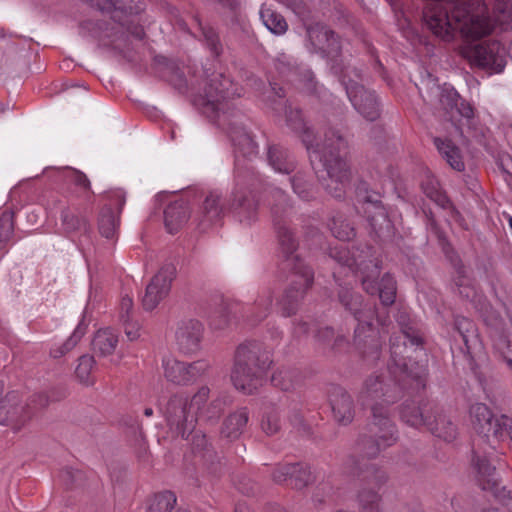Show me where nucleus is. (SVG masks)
<instances>
[{"mask_svg": "<svg viewBox=\"0 0 512 512\" xmlns=\"http://www.w3.org/2000/svg\"><path fill=\"white\" fill-rule=\"evenodd\" d=\"M427 429L437 438L445 442H452L458 435L456 424L444 413H442L436 406L432 415L427 422Z\"/></svg>", "mask_w": 512, "mask_h": 512, "instance_id": "7c9ffc66", "label": "nucleus"}, {"mask_svg": "<svg viewBox=\"0 0 512 512\" xmlns=\"http://www.w3.org/2000/svg\"><path fill=\"white\" fill-rule=\"evenodd\" d=\"M272 185H266L261 176L251 166L240 167L237 163L234 187L229 197V211L239 223L250 226L258 219L259 203L255 192L263 189L270 195ZM273 198V196H271Z\"/></svg>", "mask_w": 512, "mask_h": 512, "instance_id": "423d86ee", "label": "nucleus"}, {"mask_svg": "<svg viewBox=\"0 0 512 512\" xmlns=\"http://www.w3.org/2000/svg\"><path fill=\"white\" fill-rule=\"evenodd\" d=\"M481 0H434L423 10V21L433 35L445 42L457 32L471 40L491 33L493 24Z\"/></svg>", "mask_w": 512, "mask_h": 512, "instance_id": "7ed1b4c3", "label": "nucleus"}, {"mask_svg": "<svg viewBox=\"0 0 512 512\" xmlns=\"http://www.w3.org/2000/svg\"><path fill=\"white\" fill-rule=\"evenodd\" d=\"M243 115L238 111L229 116L225 126H219L227 131L237 155L251 158L258 153V145L242 122Z\"/></svg>", "mask_w": 512, "mask_h": 512, "instance_id": "5701e85b", "label": "nucleus"}, {"mask_svg": "<svg viewBox=\"0 0 512 512\" xmlns=\"http://www.w3.org/2000/svg\"><path fill=\"white\" fill-rule=\"evenodd\" d=\"M274 299V290L271 287H264L258 294L250 311L247 312V321L256 325L267 318L270 314Z\"/></svg>", "mask_w": 512, "mask_h": 512, "instance_id": "f704fd0d", "label": "nucleus"}, {"mask_svg": "<svg viewBox=\"0 0 512 512\" xmlns=\"http://www.w3.org/2000/svg\"><path fill=\"white\" fill-rule=\"evenodd\" d=\"M118 343V336L110 329L97 331L92 341L93 351L100 356H107L114 352Z\"/></svg>", "mask_w": 512, "mask_h": 512, "instance_id": "58836bf2", "label": "nucleus"}, {"mask_svg": "<svg viewBox=\"0 0 512 512\" xmlns=\"http://www.w3.org/2000/svg\"><path fill=\"white\" fill-rule=\"evenodd\" d=\"M269 165L279 173L290 174L296 170L297 162L292 153L281 145H270L267 150Z\"/></svg>", "mask_w": 512, "mask_h": 512, "instance_id": "473e14b6", "label": "nucleus"}, {"mask_svg": "<svg viewBox=\"0 0 512 512\" xmlns=\"http://www.w3.org/2000/svg\"><path fill=\"white\" fill-rule=\"evenodd\" d=\"M363 187L358 188L359 200L363 203V212L370 226V234L381 241H389L394 236V225L389 219L377 192H369Z\"/></svg>", "mask_w": 512, "mask_h": 512, "instance_id": "4468645a", "label": "nucleus"}, {"mask_svg": "<svg viewBox=\"0 0 512 512\" xmlns=\"http://www.w3.org/2000/svg\"><path fill=\"white\" fill-rule=\"evenodd\" d=\"M65 396V391L52 392L51 395L39 392L23 401L18 392L11 391L0 399V425L18 432L30 422L38 410L47 407L51 401L61 400Z\"/></svg>", "mask_w": 512, "mask_h": 512, "instance_id": "1a4fd4ad", "label": "nucleus"}, {"mask_svg": "<svg viewBox=\"0 0 512 512\" xmlns=\"http://www.w3.org/2000/svg\"><path fill=\"white\" fill-rule=\"evenodd\" d=\"M128 16L122 15L117 18L116 16H110V21L105 19L85 20L80 24V30L83 35L99 39H110L112 43H116L126 34L141 40L145 35L143 27L133 23Z\"/></svg>", "mask_w": 512, "mask_h": 512, "instance_id": "ddd939ff", "label": "nucleus"}, {"mask_svg": "<svg viewBox=\"0 0 512 512\" xmlns=\"http://www.w3.org/2000/svg\"><path fill=\"white\" fill-rule=\"evenodd\" d=\"M451 263L455 271L454 285L457 288L459 296L467 300L474 299L476 296V289L467 277L466 269L461 259L457 256L451 257Z\"/></svg>", "mask_w": 512, "mask_h": 512, "instance_id": "c9c22d12", "label": "nucleus"}, {"mask_svg": "<svg viewBox=\"0 0 512 512\" xmlns=\"http://www.w3.org/2000/svg\"><path fill=\"white\" fill-rule=\"evenodd\" d=\"M231 311L227 303L221 302L209 314V324L212 329L223 330L228 327L231 321Z\"/></svg>", "mask_w": 512, "mask_h": 512, "instance_id": "8fccbe9b", "label": "nucleus"}, {"mask_svg": "<svg viewBox=\"0 0 512 512\" xmlns=\"http://www.w3.org/2000/svg\"><path fill=\"white\" fill-rule=\"evenodd\" d=\"M163 415L170 430L187 439L194 431L197 417L189 407V398L181 393L172 395L167 401Z\"/></svg>", "mask_w": 512, "mask_h": 512, "instance_id": "dca6fc26", "label": "nucleus"}, {"mask_svg": "<svg viewBox=\"0 0 512 512\" xmlns=\"http://www.w3.org/2000/svg\"><path fill=\"white\" fill-rule=\"evenodd\" d=\"M203 325L195 319L181 321L176 330V342L179 349L185 353H194L200 348L203 336Z\"/></svg>", "mask_w": 512, "mask_h": 512, "instance_id": "c756f323", "label": "nucleus"}, {"mask_svg": "<svg viewBox=\"0 0 512 512\" xmlns=\"http://www.w3.org/2000/svg\"><path fill=\"white\" fill-rule=\"evenodd\" d=\"M224 407L225 402L222 398H214L207 403L200 416L207 421L217 419L222 414Z\"/></svg>", "mask_w": 512, "mask_h": 512, "instance_id": "13d9d810", "label": "nucleus"}, {"mask_svg": "<svg viewBox=\"0 0 512 512\" xmlns=\"http://www.w3.org/2000/svg\"><path fill=\"white\" fill-rule=\"evenodd\" d=\"M434 144L440 155L456 171H463L465 164L463 162L459 148L449 139L434 138Z\"/></svg>", "mask_w": 512, "mask_h": 512, "instance_id": "e433bc0d", "label": "nucleus"}, {"mask_svg": "<svg viewBox=\"0 0 512 512\" xmlns=\"http://www.w3.org/2000/svg\"><path fill=\"white\" fill-rule=\"evenodd\" d=\"M298 280H293L279 300L281 313L284 317H290L298 311L307 290L314 281L313 270H301L290 272Z\"/></svg>", "mask_w": 512, "mask_h": 512, "instance_id": "412c9836", "label": "nucleus"}, {"mask_svg": "<svg viewBox=\"0 0 512 512\" xmlns=\"http://www.w3.org/2000/svg\"><path fill=\"white\" fill-rule=\"evenodd\" d=\"M271 194L273 196L271 214L277 232L281 257L279 268L283 272L312 270L297 254L298 241L292 230L286 225V216L290 207L288 195L280 188H273Z\"/></svg>", "mask_w": 512, "mask_h": 512, "instance_id": "6e6552de", "label": "nucleus"}, {"mask_svg": "<svg viewBox=\"0 0 512 512\" xmlns=\"http://www.w3.org/2000/svg\"><path fill=\"white\" fill-rule=\"evenodd\" d=\"M169 81L180 93H184L187 90V80L179 68H173Z\"/></svg>", "mask_w": 512, "mask_h": 512, "instance_id": "680f3d73", "label": "nucleus"}, {"mask_svg": "<svg viewBox=\"0 0 512 512\" xmlns=\"http://www.w3.org/2000/svg\"><path fill=\"white\" fill-rule=\"evenodd\" d=\"M338 300L357 321L354 330L356 348L364 357L371 356L373 359H377L381 349V339L379 331L373 325V320L376 317L375 306L364 304L361 294L342 285L338 290Z\"/></svg>", "mask_w": 512, "mask_h": 512, "instance_id": "20e7f679", "label": "nucleus"}, {"mask_svg": "<svg viewBox=\"0 0 512 512\" xmlns=\"http://www.w3.org/2000/svg\"><path fill=\"white\" fill-rule=\"evenodd\" d=\"M272 479L275 483H286L295 489H303L313 482L314 477L310 467L304 463L278 465L273 473Z\"/></svg>", "mask_w": 512, "mask_h": 512, "instance_id": "bb28decb", "label": "nucleus"}, {"mask_svg": "<svg viewBox=\"0 0 512 512\" xmlns=\"http://www.w3.org/2000/svg\"><path fill=\"white\" fill-rule=\"evenodd\" d=\"M363 473H364V480L367 483H371L378 488L381 485H383L387 480V475H386L385 471L378 468L374 464L367 465L365 468V471H363Z\"/></svg>", "mask_w": 512, "mask_h": 512, "instance_id": "bf43d9fd", "label": "nucleus"}, {"mask_svg": "<svg viewBox=\"0 0 512 512\" xmlns=\"http://www.w3.org/2000/svg\"><path fill=\"white\" fill-rule=\"evenodd\" d=\"M14 232V213L4 211L0 216V250L7 251V243Z\"/></svg>", "mask_w": 512, "mask_h": 512, "instance_id": "3c124183", "label": "nucleus"}, {"mask_svg": "<svg viewBox=\"0 0 512 512\" xmlns=\"http://www.w3.org/2000/svg\"><path fill=\"white\" fill-rule=\"evenodd\" d=\"M423 338L418 330L411 326L402 328L390 337V362L388 369L395 378L388 379L383 374H372L362 383L358 392V401L361 405L394 404L400 397L402 390L409 382L413 391H420L426 387L428 368L427 364L411 362V352L422 348Z\"/></svg>", "mask_w": 512, "mask_h": 512, "instance_id": "f257e3e1", "label": "nucleus"}, {"mask_svg": "<svg viewBox=\"0 0 512 512\" xmlns=\"http://www.w3.org/2000/svg\"><path fill=\"white\" fill-rule=\"evenodd\" d=\"M457 104L458 105L454 107V111L457 115L468 120L473 118L474 108L469 102L460 98Z\"/></svg>", "mask_w": 512, "mask_h": 512, "instance_id": "0e129e2a", "label": "nucleus"}, {"mask_svg": "<svg viewBox=\"0 0 512 512\" xmlns=\"http://www.w3.org/2000/svg\"><path fill=\"white\" fill-rule=\"evenodd\" d=\"M193 20L201 32L203 41L207 48L215 57L220 56L223 52V45L216 30L209 24L203 23L198 14L193 16Z\"/></svg>", "mask_w": 512, "mask_h": 512, "instance_id": "4c0bfd02", "label": "nucleus"}, {"mask_svg": "<svg viewBox=\"0 0 512 512\" xmlns=\"http://www.w3.org/2000/svg\"><path fill=\"white\" fill-rule=\"evenodd\" d=\"M281 415L280 407L273 404L265 406L261 418V429L266 435L272 436L280 431Z\"/></svg>", "mask_w": 512, "mask_h": 512, "instance_id": "ea45409f", "label": "nucleus"}, {"mask_svg": "<svg viewBox=\"0 0 512 512\" xmlns=\"http://www.w3.org/2000/svg\"><path fill=\"white\" fill-rule=\"evenodd\" d=\"M287 125L301 135L302 142L310 151V162L323 188L334 198H342L351 178L350 166L342 152L348 141L337 129L329 128L321 143L314 146L313 131L306 126L301 111L285 106Z\"/></svg>", "mask_w": 512, "mask_h": 512, "instance_id": "f03ea898", "label": "nucleus"}, {"mask_svg": "<svg viewBox=\"0 0 512 512\" xmlns=\"http://www.w3.org/2000/svg\"><path fill=\"white\" fill-rule=\"evenodd\" d=\"M328 255L349 271L363 275L371 268L373 273L377 272V255L372 246L360 245L351 251L344 245H337L329 249Z\"/></svg>", "mask_w": 512, "mask_h": 512, "instance_id": "6ab92c4d", "label": "nucleus"}, {"mask_svg": "<svg viewBox=\"0 0 512 512\" xmlns=\"http://www.w3.org/2000/svg\"><path fill=\"white\" fill-rule=\"evenodd\" d=\"M209 442L205 434L196 431L192 436V447L194 451L202 452L208 449Z\"/></svg>", "mask_w": 512, "mask_h": 512, "instance_id": "69168bd1", "label": "nucleus"}, {"mask_svg": "<svg viewBox=\"0 0 512 512\" xmlns=\"http://www.w3.org/2000/svg\"><path fill=\"white\" fill-rule=\"evenodd\" d=\"M95 364V360L93 356L83 355L79 358V363L76 367L75 374L80 382L84 384H89V377L92 371V368Z\"/></svg>", "mask_w": 512, "mask_h": 512, "instance_id": "4d7b16f0", "label": "nucleus"}, {"mask_svg": "<svg viewBox=\"0 0 512 512\" xmlns=\"http://www.w3.org/2000/svg\"><path fill=\"white\" fill-rule=\"evenodd\" d=\"M332 73L338 77L354 109L366 120L375 121L381 115V104L375 91L366 89L362 81V71L349 63L335 62Z\"/></svg>", "mask_w": 512, "mask_h": 512, "instance_id": "9d476101", "label": "nucleus"}, {"mask_svg": "<svg viewBox=\"0 0 512 512\" xmlns=\"http://www.w3.org/2000/svg\"><path fill=\"white\" fill-rule=\"evenodd\" d=\"M66 178L72 184H74L76 187H78L85 195L90 193V191H91L90 181L83 172L76 170V169H69Z\"/></svg>", "mask_w": 512, "mask_h": 512, "instance_id": "052dcab7", "label": "nucleus"}, {"mask_svg": "<svg viewBox=\"0 0 512 512\" xmlns=\"http://www.w3.org/2000/svg\"><path fill=\"white\" fill-rule=\"evenodd\" d=\"M332 417L339 425H349L355 417V403L352 395L343 387L334 386L329 391Z\"/></svg>", "mask_w": 512, "mask_h": 512, "instance_id": "cd10ccee", "label": "nucleus"}, {"mask_svg": "<svg viewBox=\"0 0 512 512\" xmlns=\"http://www.w3.org/2000/svg\"><path fill=\"white\" fill-rule=\"evenodd\" d=\"M328 226L333 236L342 241L351 240L356 234L354 226L340 213L332 217Z\"/></svg>", "mask_w": 512, "mask_h": 512, "instance_id": "79ce46f5", "label": "nucleus"}, {"mask_svg": "<svg viewBox=\"0 0 512 512\" xmlns=\"http://www.w3.org/2000/svg\"><path fill=\"white\" fill-rule=\"evenodd\" d=\"M177 498L171 491H163L155 494L150 500L148 512H171L176 504Z\"/></svg>", "mask_w": 512, "mask_h": 512, "instance_id": "de8ad7c7", "label": "nucleus"}, {"mask_svg": "<svg viewBox=\"0 0 512 512\" xmlns=\"http://www.w3.org/2000/svg\"><path fill=\"white\" fill-rule=\"evenodd\" d=\"M175 274V266L166 264L151 279L142 299V305L146 311L154 310L168 296Z\"/></svg>", "mask_w": 512, "mask_h": 512, "instance_id": "4be33fe9", "label": "nucleus"}, {"mask_svg": "<svg viewBox=\"0 0 512 512\" xmlns=\"http://www.w3.org/2000/svg\"><path fill=\"white\" fill-rule=\"evenodd\" d=\"M307 47L310 52L320 54L330 60V69L335 62L346 63L341 56V44L338 35L322 23H314L306 28Z\"/></svg>", "mask_w": 512, "mask_h": 512, "instance_id": "a211bd4d", "label": "nucleus"}, {"mask_svg": "<svg viewBox=\"0 0 512 512\" xmlns=\"http://www.w3.org/2000/svg\"><path fill=\"white\" fill-rule=\"evenodd\" d=\"M469 412L474 430L489 447L495 448L496 442L512 443L511 417L505 414L494 415L484 403L471 405Z\"/></svg>", "mask_w": 512, "mask_h": 512, "instance_id": "f8f14e48", "label": "nucleus"}, {"mask_svg": "<svg viewBox=\"0 0 512 512\" xmlns=\"http://www.w3.org/2000/svg\"><path fill=\"white\" fill-rule=\"evenodd\" d=\"M284 4L298 16H305L307 6L303 0H283Z\"/></svg>", "mask_w": 512, "mask_h": 512, "instance_id": "774afa93", "label": "nucleus"}, {"mask_svg": "<svg viewBox=\"0 0 512 512\" xmlns=\"http://www.w3.org/2000/svg\"><path fill=\"white\" fill-rule=\"evenodd\" d=\"M496 21L512 30V0H495Z\"/></svg>", "mask_w": 512, "mask_h": 512, "instance_id": "864d4df0", "label": "nucleus"}, {"mask_svg": "<svg viewBox=\"0 0 512 512\" xmlns=\"http://www.w3.org/2000/svg\"><path fill=\"white\" fill-rule=\"evenodd\" d=\"M119 216H116L111 207H104L99 217V232L107 239H112L119 225Z\"/></svg>", "mask_w": 512, "mask_h": 512, "instance_id": "a18cd8bd", "label": "nucleus"}, {"mask_svg": "<svg viewBox=\"0 0 512 512\" xmlns=\"http://www.w3.org/2000/svg\"><path fill=\"white\" fill-rule=\"evenodd\" d=\"M379 273L380 260L377 258V272L373 273L371 268L366 270L362 275V286L368 294H378L384 306H390L395 302L396 298V281L391 274L386 273L383 275L380 282H377L376 278Z\"/></svg>", "mask_w": 512, "mask_h": 512, "instance_id": "393cba45", "label": "nucleus"}, {"mask_svg": "<svg viewBox=\"0 0 512 512\" xmlns=\"http://www.w3.org/2000/svg\"><path fill=\"white\" fill-rule=\"evenodd\" d=\"M133 311V300L129 296H123L120 301L119 317L121 322L131 320V313Z\"/></svg>", "mask_w": 512, "mask_h": 512, "instance_id": "e2e57ef3", "label": "nucleus"}, {"mask_svg": "<svg viewBox=\"0 0 512 512\" xmlns=\"http://www.w3.org/2000/svg\"><path fill=\"white\" fill-rule=\"evenodd\" d=\"M272 363L270 352L259 341L240 344L234 355L231 381L237 390L252 394L262 385L263 378Z\"/></svg>", "mask_w": 512, "mask_h": 512, "instance_id": "39448f33", "label": "nucleus"}, {"mask_svg": "<svg viewBox=\"0 0 512 512\" xmlns=\"http://www.w3.org/2000/svg\"><path fill=\"white\" fill-rule=\"evenodd\" d=\"M367 428L370 435L362 436L356 446L358 452L369 459L376 458L382 451L395 445L399 439L389 406L372 405Z\"/></svg>", "mask_w": 512, "mask_h": 512, "instance_id": "9b49d317", "label": "nucleus"}, {"mask_svg": "<svg viewBox=\"0 0 512 512\" xmlns=\"http://www.w3.org/2000/svg\"><path fill=\"white\" fill-rule=\"evenodd\" d=\"M454 329L459 334L464 344L461 350L469 361L470 368L475 370V357L482 351V344L477 333L476 325L472 320L466 317L456 316L454 319Z\"/></svg>", "mask_w": 512, "mask_h": 512, "instance_id": "a878e982", "label": "nucleus"}, {"mask_svg": "<svg viewBox=\"0 0 512 512\" xmlns=\"http://www.w3.org/2000/svg\"><path fill=\"white\" fill-rule=\"evenodd\" d=\"M434 408L435 405L428 400H406L401 405L400 418L411 427L426 426Z\"/></svg>", "mask_w": 512, "mask_h": 512, "instance_id": "c85d7f7f", "label": "nucleus"}, {"mask_svg": "<svg viewBox=\"0 0 512 512\" xmlns=\"http://www.w3.org/2000/svg\"><path fill=\"white\" fill-rule=\"evenodd\" d=\"M313 328L314 337L320 343L326 344L334 339L333 347H338L346 342V338L343 335L335 337V331L330 326L318 327L316 324H313Z\"/></svg>", "mask_w": 512, "mask_h": 512, "instance_id": "5fc2aeb1", "label": "nucleus"}, {"mask_svg": "<svg viewBox=\"0 0 512 512\" xmlns=\"http://www.w3.org/2000/svg\"><path fill=\"white\" fill-rule=\"evenodd\" d=\"M210 389L207 386H202L189 400V407L196 416L202 412L207 403L209 402Z\"/></svg>", "mask_w": 512, "mask_h": 512, "instance_id": "6e6d98bb", "label": "nucleus"}, {"mask_svg": "<svg viewBox=\"0 0 512 512\" xmlns=\"http://www.w3.org/2000/svg\"><path fill=\"white\" fill-rule=\"evenodd\" d=\"M190 209L184 199L170 203L164 210V224L171 234L178 232L188 221Z\"/></svg>", "mask_w": 512, "mask_h": 512, "instance_id": "2f4dec72", "label": "nucleus"}, {"mask_svg": "<svg viewBox=\"0 0 512 512\" xmlns=\"http://www.w3.org/2000/svg\"><path fill=\"white\" fill-rule=\"evenodd\" d=\"M423 189L425 194L440 206L445 207V205L448 203L447 197L439 192L433 185L431 187H424Z\"/></svg>", "mask_w": 512, "mask_h": 512, "instance_id": "338daca9", "label": "nucleus"}, {"mask_svg": "<svg viewBox=\"0 0 512 512\" xmlns=\"http://www.w3.org/2000/svg\"><path fill=\"white\" fill-rule=\"evenodd\" d=\"M202 200L195 214L194 221L201 231L217 225L223 215L222 194L217 190H210L202 193Z\"/></svg>", "mask_w": 512, "mask_h": 512, "instance_id": "b1692460", "label": "nucleus"}, {"mask_svg": "<svg viewBox=\"0 0 512 512\" xmlns=\"http://www.w3.org/2000/svg\"><path fill=\"white\" fill-rule=\"evenodd\" d=\"M260 17L262 19L263 24L272 33L276 35H281L287 31L288 24L281 14L271 9H262L260 11Z\"/></svg>", "mask_w": 512, "mask_h": 512, "instance_id": "49530a36", "label": "nucleus"}, {"mask_svg": "<svg viewBox=\"0 0 512 512\" xmlns=\"http://www.w3.org/2000/svg\"><path fill=\"white\" fill-rule=\"evenodd\" d=\"M290 182L294 193L301 199L309 201L315 197L313 184L308 179V174L305 171H297L290 178Z\"/></svg>", "mask_w": 512, "mask_h": 512, "instance_id": "37998d69", "label": "nucleus"}, {"mask_svg": "<svg viewBox=\"0 0 512 512\" xmlns=\"http://www.w3.org/2000/svg\"><path fill=\"white\" fill-rule=\"evenodd\" d=\"M461 54L471 65L496 73L506 65L504 49L496 40L470 42L462 47Z\"/></svg>", "mask_w": 512, "mask_h": 512, "instance_id": "f3484780", "label": "nucleus"}, {"mask_svg": "<svg viewBox=\"0 0 512 512\" xmlns=\"http://www.w3.org/2000/svg\"><path fill=\"white\" fill-rule=\"evenodd\" d=\"M86 328L87 324L85 323V316H83L72 335L62 345L51 349V356L53 358H60L72 350L85 334Z\"/></svg>", "mask_w": 512, "mask_h": 512, "instance_id": "c03bdc74", "label": "nucleus"}, {"mask_svg": "<svg viewBox=\"0 0 512 512\" xmlns=\"http://www.w3.org/2000/svg\"><path fill=\"white\" fill-rule=\"evenodd\" d=\"M440 90L439 102L442 108L447 112L451 113V117H454V107L457 106L459 99L461 98L454 87L444 84L442 87H438Z\"/></svg>", "mask_w": 512, "mask_h": 512, "instance_id": "603ef678", "label": "nucleus"}, {"mask_svg": "<svg viewBox=\"0 0 512 512\" xmlns=\"http://www.w3.org/2000/svg\"><path fill=\"white\" fill-rule=\"evenodd\" d=\"M61 222L66 233L87 232L88 230L87 220L74 214L69 208L61 211Z\"/></svg>", "mask_w": 512, "mask_h": 512, "instance_id": "09e8293b", "label": "nucleus"}, {"mask_svg": "<svg viewBox=\"0 0 512 512\" xmlns=\"http://www.w3.org/2000/svg\"><path fill=\"white\" fill-rule=\"evenodd\" d=\"M248 420V409L246 407L239 408L224 419L221 427V436L229 440L238 439L244 432Z\"/></svg>", "mask_w": 512, "mask_h": 512, "instance_id": "72a5a7b5", "label": "nucleus"}, {"mask_svg": "<svg viewBox=\"0 0 512 512\" xmlns=\"http://www.w3.org/2000/svg\"><path fill=\"white\" fill-rule=\"evenodd\" d=\"M241 88L223 73H212L204 88L203 93L194 99V105L217 126H225L233 113L229 100L241 96Z\"/></svg>", "mask_w": 512, "mask_h": 512, "instance_id": "0eeeda50", "label": "nucleus"}, {"mask_svg": "<svg viewBox=\"0 0 512 512\" xmlns=\"http://www.w3.org/2000/svg\"><path fill=\"white\" fill-rule=\"evenodd\" d=\"M472 466L476 472V480L482 490L489 491L512 512V490L500 485V478L488 459L486 452L473 449Z\"/></svg>", "mask_w": 512, "mask_h": 512, "instance_id": "2eb2a0df", "label": "nucleus"}, {"mask_svg": "<svg viewBox=\"0 0 512 512\" xmlns=\"http://www.w3.org/2000/svg\"><path fill=\"white\" fill-rule=\"evenodd\" d=\"M301 379L300 372L295 368H281L273 373L271 382L275 387L283 391H289L299 383Z\"/></svg>", "mask_w": 512, "mask_h": 512, "instance_id": "a19ab883", "label": "nucleus"}, {"mask_svg": "<svg viewBox=\"0 0 512 512\" xmlns=\"http://www.w3.org/2000/svg\"><path fill=\"white\" fill-rule=\"evenodd\" d=\"M162 367L167 381L175 385L187 386L205 375L210 368V363L205 359L187 363L173 357H166L162 360Z\"/></svg>", "mask_w": 512, "mask_h": 512, "instance_id": "aec40b11", "label": "nucleus"}]
</instances>
